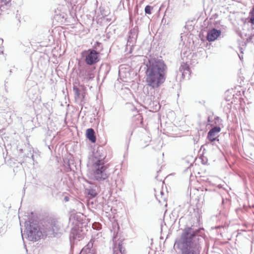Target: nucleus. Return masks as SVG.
Instances as JSON below:
<instances>
[{
	"label": "nucleus",
	"instance_id": "1",
	"mask_svg": "<svg viewBox=\"0 0 254 254\" xmlns=\"http://www.w3.org/2000/svg\"><path fill=\"white\" fill-rule=\"evenodd\" d=\"M204 229L187 226L179 237L175 240L174 248L178 254H200L204 240Z\"/></svg>",
	"mask_w": 254,
	"mask_h": 254
},
{
	"label": "nucleus",
	"instance_id": "2",
	"mask_svg": "<svg viewBox=\"0 0 254 254\" xmlns=\"http://www.w3.org/2000/svg\"><path fill=\"white\" fill-rule=\"evenodd\" d=\"M25 230L27 238L31 241H36L41 238H59L62 234L61 223L56 219L50 218L41 229L38 221L29 218L25 222Z\"/></svg>",
	"mask_w": 254,
	"mask_h": 254
},
{
	"label": "nucleus",
	"instance_id": "3",
	"mask_svg": "<svg viewBox=\"0 0 254 254\" xmlns=\"http://www.w3.org/2000/svg\"><path fill=\"white\" fill-rule=\"evenodd\" d=\"M145 81L153 89L159 87L166 79L167 66L162 59L151 58L145 63Z\"/></svg>",
	"mask_w": 254,
	"mask_h": 254
},
{
	"label": "nucleus",
	"instance_id": "4",
	"mask_svg": "<svg viewBox=\"0 0 254 254\" xmlns=\"http://www.w3.org/2000/svg\"><path fill=\"white\" fill-rule=\"evenodd\" d=\"M106 153L102 147H99L96 152L92 153V156L89 158V162L92 167V178L99 183L103 181L108 182L109 174L107 169L109 165L105 164Z\"/></svg>",
	"mask_w": 254,
	"mask_h": 254
},
{
	"label": "nucleus",
	"instance_id": "5",
	"mask_svg": "<svg viewBox=\"0 0 254 254\" xmlns=\"http://www.w3.org/2000/svg\"><path fill=\"white\" fill-rule=\"evenodd\" d=\"M29 150H26L25 149H23L19 148L18 146H17V150L18 153L17 161L22 166L35 165V164L38 163L40 152L37 149H34L32 147H29Z\"/></svg>",
	"mask_w": 254,
	"mask_h": 254
},
{
	"label": "nucleus",
	"instance_id": "6",
	"mask_svg": "<svg viewBox=\"0 0 254 254\" xmlns=\"http://www.w3.org/2000/svg\"><path fill=\"white\" fill-rule=\"evenodd\" d=\"M100 54L99 51L94 49H89L85 51L84 56L83 55L85 65L90 67L96 66V64L100 60Z\"/></svg>",
	"mask_w": 254,
	"mask_h": 254
},
{
	"label": "nucleus",
	"instance_id": "7",
	"mask_svg": "<svg viewBox=\"0 0 254 254\" xmlns=\"http://www.w3.org/2000/svg\"><path fill=\"white\" fill-rule=\"evenodd\" d=\"M96 66L85 65L79 69L78 75L84 81L92 80L95 77Z\"/></svg>",
	"mask_w": 254,
	"mask_h": 254
},
{
	"label": "nucleus",
	"instance_id": "8",
	"mask_svg": "<svg viewBox=\"0 0 254 254\" xmlns=\"http://www.w3.org/2000/svg\"><path fill=\"white\" fill-rule=\"evenodd\" d=\"M84 188L85 192L88 198L90 199L96 197L101 191V186L92 181H87Z\"/></svg>",
	"mask_w": 254,
	"mask_h": 254
},
{
	"label": "nucleus",
	"instance_id": "9",
	"mask_svg": "<svg viewBox=\"0 0 254 254\" xmlns=\"http://www.w3.org/2000/svg\"><path fill=\"white\" fill-rule=\"evenodd\" d=\"M138 32V27L137 26H135L131 28L128 32L126 46L127 48L129 47L130 53H132L133 47L135 45Z\"/></svg>",
	"mask_w": 254,
	"mask_h": 254
},
{
	"label": "nucleus",
	"instance_id": "10",
	"mask_svg": "<svg viewBox=\"0 0 254 254\" xmlns=\"http://www.w3.org/2000/svg\"><path fill=\"white\" fill-rule=\"evenodd\" d=\"M190 75V65L187 63H182L179 70L176 71V78L181 79H189Z\"/></svg>",
	"mask_w": 254,
	"mask_h": 254
},
{
	"label": "nucleus",
	"instance_id": "11",
	"mask_svg": "<svg viewBox=\"0 0 254 254\" xmlns=\"http://www.w3.org/2000/svg\"><path fill=\"white\" fill-rule=\"evenodd\" d=\"M220 130L221 128L219 126H216L209 130L207 136V139L208 140L207 142L208 144L214 145H215V141L219 142V139L218 137H215V135L219 133ZM216 145L218 148L217 145L216 144Z\"/></svg>",
	"mask_w": 254,
	"mask_h": 254
},
{
	"label": "nucleus",
	"instance_id": "12",
	"mask_svg": "<svg viewBox=\"0 0 254 254\" xmlns=\"http://www.w3.org/2000/svg\"><path fill=\"white\" fill-rule=\"evenodd\" d=\"M221 31L215 28L209 29L207 33L206 39L209 42H213L221 35Z\"/></svg>",
	"mask_w": 254,
	"mask_h": 254
},
{
	"label": "nucleus",
	"instance_id": "13",
	"mask_svg": "<svg viewBox=\"0 0 254 254\" xmlns=\"http://www.w3.org/2000/svg\"><path fill=\"white\" fill-rule=\"evenodd\" d=\"M145 104L148 105V108L153 111H157L160 109V105L157 101H152L151 98H147L145 99Z\"/></svg>",
	"mask_w": 254,
	"mask_h": 254
},
{
	"label": "nucleus",
	"instance_id": "14",
	"mask_svg": "<svg viewBox=\"0 0 254 254\" xmlns=\"http://www.w3.org/2000/svg\"><path fill=\"white\" fill-rule=\"evenodd\" d=\"M94 130L92 128H89L86 131V137L92 143H95L96 141Z\"/></svg>",
	"mask_w": 254,
	"mask_h": 254
},
{
	"label": "nucleus",
	"instance_id": "15",
	"mask_svg": "<svg viewBox=\"0 0 254 254\" xmlns=\"http://www.w3.org/2000/svg\"><path fill=\"white\" fill-rule=\"evenodd\" d=\"M80 231L78 228L73 227L71 228L69 235V239L71 243L72 241L77 239V236L79 235L78 233Z\"/></svg>",
	"mask_w": 254,
	"mask_h": 254
},
{
	"label": "nucleus",
	"instance_id": "16",
	"mask_svg": "<svg viewBox=\"0 0 254 254\" xmlns=\"http://www.w3.org/2000/svg\"><path fill=\"white\" fill-rule=\"evenodd\" d=\"M11 0H0V14L10 5Z\"/></svg>",
	"mask_w": 254,
	"mask_h": 254
},
{
	"label": "nucleus",
	"instance_id": "17",
	"mask_svg": "<svg viewBox=\"0 0 254 254\" xmlns=\"http://www.w3.org/2000/svg\"><path fill=\"white\" fill-rule=\"evenodd\" d=\"M92 49H94L96 50L97 51H99V53L102 50V44L101 43L99 42H96L95 44H94V46H93V48Z\"/></svg>",
	"mask_w": 254,
	"mask_h": 254
},
{
	"label": "nucleus",
	"instance_id": "18",
	"mask_svg": "<svg viewBox=\"0 0 254 254\" xmlns=\"http://www.w3.org/2000/svg\"><path fill=\"white\" fill-rule=\"evenodd\" d=\"M153 9V7L150 5H147L144 8V11L145 14H151L152 13V10Z\"/></svg>",
	"mask_w": 254,
	"mask_h": 254
},
{
	"label": "nucleus",
	"instance_id": "19",
	"mask_svg": "<svg viewBox=\"0 0 254 254\" xmlns=\"http://www.w3.org/2000/svg\"><path fill=\"white\" fill-rule=\"evenodd\" d=\"M73 90L74 92L75 98H79L80 95V92L78 88L76 86H73Z\"/></svg>",
	"mask_w": 254,
	"mask_h": 254
},
{
	"label": "nucleus",
	"instance_id": "20",
	"mask_svg": "<svg viewBox=\"0 0 254 254\" xmlns=\"http://www.w3.org/2000/svg\"><path fill=\"white\" fill-rule=\"evenodd\" d=\"M64 166H65V168L66 169V171L70 172L72 170V169H71V166H70V163L69 160L68 161L67 163L64 165Z\"/></svg>",
	"mask_w": 254,
	"mask_h": 254
},
{
	"label": "nucleus",
	"instance_id": "21",
	"mask_svg": "<svg viewBox=\"0 0 254 254\" xmlns=\"http://www.w3.org/2000/svg\"><path fill=\"white\" fill-rule=\"evenodd\" d=\"M118 249L122 254H123V252L125 251V250L124 249L122 244L121 243H119Z\"/></svg>",
	"mask_w": 254,
	"mask_h": 254
},
{
	"label": "nucleus",
	"instance_id": "22",
	"mask_svg": "<svg viewBox=\"0 0 254 254\" xmlns=\"http://www.w3.org/2000/svg\"><path fill=\"white\" fill-rule=\"evenodd\" d=\"M33 93V89H30L27 91V94L30 98H33V97H31L30 96L31 93Z\"/></svg>",
	"mask_w": 254,
	"mask_h": 254
},
{
	"label": "nucleus",
	"instance_id": "23",
	"mask_svg": "<svg viewBox=\"0 0 254 254\" xmlns=\"http://www.w3.org/2000/svg\"><path fill=\"white\" fill-rule=\"evenodd\" d=\"M81 231H80L79 232V233H78V234H79V235H78L77 236V239L78 241H79V240L82 238V234H81Z\"/></svg>",
	"mask_w": 254,
	"mask_h": 254
},
{
	"label": "nucleus",
	"instance_id": "24",
	"mask_svg": "<svg viewBox=\"0 0 254 254\" xmlns=\"http://www.w3.org/2000/svg\"><path fill=\"white\" fill-rule=\"evenodd\" d=\"M214 120H215V122L216 123V122H218L220 120V119L219 117L216 116V117H215Z\"/></svg>",
	"mask_w": 254,
	"mask_h": 254
},
{
	"label": "nucleus",
	"instance_id": "25",
	"mask_svg": "<svg viewBox=\"0 0 254 254\" xmlns=\"http://www.w3.org/2000/svg\"><path fill=\"white\" fill-rule=\"evenodd\" d=\"M64 200L65 202L68 201H69V197L68 196H65L64 197Z\"/></svg>",
	"mask_w": 254,
	"mask_h": 254
},
{
	"label": "nucleus",
	"instance_id": "26",
	"mask_svg": "<svg viewBox=\"0 0 254 254\" xmlns=\"http://www.w3.org/2000/svg\"><path fill=\"white\" fill-rule=\"evenodd\" d=\"M240 52L241 54L243 53V49L242 48H240Z\"/></svg>",
	"mask_w": 254,
	"mask_h": 254
},
{
	"label": "nucleus",
	"instance_id": "27",
	"mask_svg": "<svg viewBox=\"0 0 254 254\" xmlns=\"http://www.w3.org/2000/svg\"><path fill=\"white\" fill-rule=\"evenodd\" d=\"M239 55V57L240 59V60H242L243 58V56H241L240 55Z\"/></svg>",
	"mask_w": 254,
	"mask_h": 254
},
{
	"label": "nucleus",
	"instance_id": "28",
	"mask_svg": "<svg viewBox=\"0 0 254 254\" xmlns=\"http://www.w3.org/2000/svg\"><path fill=\"white\" fill-rule=\"evenodd\" d=\"M207 122H210V117H207Z\"/></svg>",
	"mask_w": 254,
	"mask_h": 254
},
{
	"label": "nucleus",
	"instance_id": "29",
	"mask_svg": "<svg viewBox=\"0 0 254 254\" xmlns=\"http://www.w3.org/2000/svg\"><path fill=\"white\" fill-rule=\"evenodd\" d=\"M21 235H22V239H23V233H22V229H21Z\"/></svg>",
	"mask_w": 254,
	"mask_h": 254
}]
</instances>
